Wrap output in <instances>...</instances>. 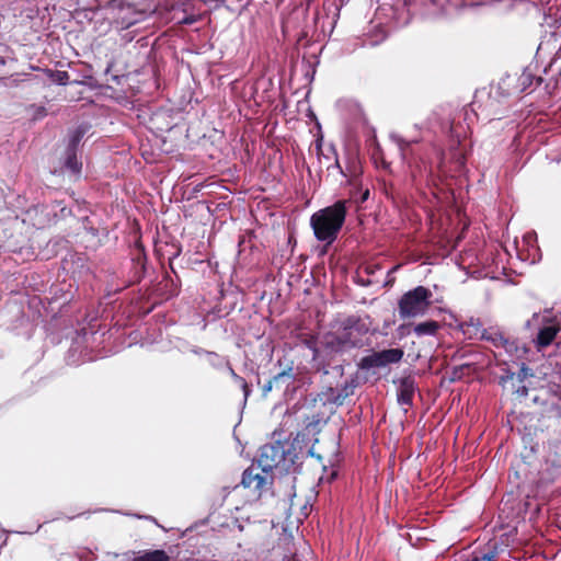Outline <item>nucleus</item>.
I'll list each match as a JSON object with an SVG mask.
<instances>
[{"label":"nucleus","instance_id":"1","mask_svg":"<svg viewBox=\"0 0 561 561\" xmlns=\"http://www.w3.org/2000/svg\"><path fill=\"white\" fill-rule=\"evenodd\" d=\"M346 205V201H337L311 215L310 227L318 241L330 245L336 240L345 221Z\"/></svg>","mask_w":561,"mask_h":561},{"label":"nucleus","instance_id":"2","mask_svg":"<svg viewBox=\"0 0 561 561\" xmlns=\"http://www.w3.org/2000/svg\"><path fill=\"white\" fill-rule=\"evenodd\" d=\"M431 298L432 291L424 286H417L407 291L398 304L400 318L411 319L425 316L432 306Z\"/></svg>","mask_w":561,"mask_h":561},{"label":"nucleus","instance_id":"3","mask_svg":"<svg viewBox=\"0 0 561 561\" xmlns=\"http://www.w3.org/2000/svg\"><path fill=\"white\" fill-rule=\"evenodd\" d=\"M528 324L538 327L537 335L534 339L535 347L538 351H542L545 347L549 346L560 331V321L558 317L553 316L549 311L534 314Z\"/></svg>","mask_w":561,"mask_h":561},{"label":"nucleus","instance_id":"4","mask_svg":"<svg viewBox=\"0 0 561 561\" xmlns=\"http://www.w3.org/2000/svg\"><path fill=\"white\" fill-rule=\"evenodd\" d=\"M257 463L263 472H270L274 468L288 470L287 457L284 446L280 443L265 445L261 448Z\"/></svg>","mask_w":561,"mask_h":561},{"label":"nucleus","instance_id":"5","mask_svg":"<svg viewBox=\"0 0 561 561\" xmlns=\"http://www.w3.org/2000/svg\"><path fill=\"white\" fill-rule=\"evenodd\" d=\"M325 344L332 350L344 348L350 346H356L359 344V329L356 327L353 320H347L343 328V331L336 333H328L325 336Z\"/></svg>","mask_w":561,"mask_h":561},{"label":"nucleus","instance_id":"6","mask_svg":"<svg viewBox=\"0 0 561 561\" xmlns=\"http://www.w3.org/2000/svg\"><path fill=\"white\" fill-rule=\"evenodd\" d=\"M404 355L401 348H389L375 352L362 359V367L369 369L376 367H385L389 364L399 363Z\"/></svg>","mask_w":561,"mask_h":561},{"label":"nucleus","instance_id":"7","mask_svg":"<svg viewBox=\"0 0 561 561\" xmlns=\"http://www.w3.org/2000/svg\"><path fill=\"white\" fill-rule=\"evenodd\" d=\"M242 485L254 491H262L268 483V472H263L261 466H251L242 474Z\"/></svg>","mask_w":561,"mask_h":561},{"label":"nucleus","instance_id":"8","mask_svg":"<svg viewBox=\"0 0 561 561\" xmlns=\"http://www.w3.org/2000/svg\"><path fill=\"white\" fill-rule=\"evenodd\" d=\"M291 370V368H288L287 370L277 374L267 383H265L262 389L263 396H267L274 387L279 388L283 385L288 387L294 380Z\"/></svg>","mask_w":561,"mask_h":561},{"label":"nucleus","instance_id":"9","mask_svg":"<svg viewBox=\"0 0 561 561\" xmlns=\"http://www.w3.org/2000/svg\"><path fill=\"white\" fill-rule=\"evenodd\" d=\"M131 561H170V557L164 550H144L134 552Z\"/></svg>","mask_w":561,"mask_h":561},{"label":"nucleus","instance_id":"10","mask_svg":"<svg viewBox=\"0 0 561 561\" xmlns=\"http://www.w3.org/2000/svg\"><path fill=\"white\" fill-rule=\"evenodd\" d=\"M79 141V137H75L71 141V147L67 152V157L65 160V167L72 172L73 174L80 173L81 163L77 159V154L75 152V146Z\"/></svg>","mask_w":561,"mask_h":561},{"label":"nucleus","instance_id":"11","mask_svg":"<svg viewBox=\"0 0 561 561\" xmlns=\"http://www.w3.org/2000/svg\"><path fill=\"white\" fill-rule=\"evenodd\" d=\"M438 329H439L438 322H436L434 320H430V321H424V322L417 323L413 328V332L419 337L425 336V335L434 336V335H436Z\"/></svg>","mask_w":561,"mask_h":561},{"label":"nucleus","instance_id":"12","mask_svg":"<svg viewBox=\"0 0 561 561\" xmlns=\"http://www.w3.org/2000/svg\"><path fill=\"white\" fill-rule=\"evenodd\" d=\"M413 397V387L410 383H401L399 393H398V402L401 405H410L412 403Z\"/></svg>","mask_w":561,"mask_h":561},{"label":"nucleus","instance_id":"13","mask_svg":"<svg viewBox=\"0 0 561 561\" xmlns=\"http://www.w3.org/2000/svg\"><path fill=\"white\" fill-rule=\"evenodd\" d=\"M461 330L463 334L468 335L470 339L478 335L483 336L480 323L473 319L461 324Z\"/></svg>","mask_w":561,"mask_h":561},{"label":"nucleus","instance_id":"14","mask_svg":"<svg viewBox=\"0 0 561 561\" xmlns=\"http://www.w3.org/2000/svg\"><path fill=\"white\" fill-rule=\"evenodd\" d=\"M496 557H497V551L495 548H493L492 550H490L485 553L476 554L472 558V561H495Z\"/></svg>","mask_w":561,"mask_h":561},{"label":"nucleus","instance_id":"15","mask_svg":"<svg viewBox=\"0 0 561 561\" xmlns=\"http://www.w3.org/2000/svg\"><path fill=\"white\" fill-rule=\"evenodd\" d=\"M206 355L208 357L209 363L216 367H220L225 365V363L227 362L225 358L220 357L218 354L214 352H207Z\"/></svg>","mask_w":561,"mask_h":561},{"label":"nucleus","instance_id":"16","mask_svg":"<svg viewBox=\"0 0 561 561\" xmlns=\"http://www.w3.org/2000/svg\"><path fill=\"white\" fill-rule=\"evenodd\" d=\"M238 385H240V387L242 388L243 390V394H244V400H247V398L249 397L250 394V389L248 387V383L245 382V380L240 377L239 375H237V378H232Z\"/></svg>","mask_w":561,"mask_h":561},{"label":"nucleus","instance_id":"17","mask_svg":"<svg viewBox=\"0 0 561 561\" xmlns=\"http://www.w3.org/2000/svg\"><path fill=\"white\" fill-rule=\"evenodd\" d=\"M306 345L312 351L313 353V359L318 356V350L316 348V345L312 341H307Z\"/></svg>","mask_w":561,"mask_h":561},{"label":"nucleus","instance_id":"18","mask_svg":"<svg viewBox=\"0 0 561 561\" xmlns=\"http://www.w3.org/2000/svg\"><path fill=\"white\" fill-rule=\"evenodd\" d=\"M48 220H45L44 218H38L36 219L33 225L38 227V228H42L44 227L46 224H47Z\"/></svg>","mask_w":561,"mask_h":561},{"label":"nucleus","instance_id":"19","mask_svg":"<svg viewBox=\"0 0 561 561\" xmlns=\"http://www.w3.org/2000/svg\"><path fill=\"white\" fill-rule=\"evenodd\" d=\"M225 366L227 367V369H228V371H229L230 376H231L232 378H237V374H236V371L233 370V368L230 366V364H229L228 362H226V363H225Z\"/></svg>","mask_w":561,"mask_h":561},{"label":"nucleus","instance_id":"20","mask_svg":"<svg viewBox=\"0 0 561 561\" xmlns=\"http://www.w3.org/2000/svg\"><path fill=\"white\" fill-rule=\"evenodd\" d=\"M67 78H68V75H67L66 72H59V73H58V81H59L60 83H65V81H64V80H65V79H67Z\"/></svg>","mask_w":561,"mask_h":561},{"label":"nucleus","instance_id":"21","mask_svg":"<svg viewBox=\"0 0 561 561\" xmlns=\"http://www.w3.org/2000/svg\"><path fill=\"white\" fill-rule=\"evenodd\" d=\"M39 210H42V211H43V208L34 207L33 209H30V210L27 211V215H28L30 217H32V214H37Z\"/></svg>","mask_w":561,"mask_h":561},{"label":"nucleus","instance_id":"22","mask_svg":"<svg viewBox=\"0 0 561 561\" xmlns=\"http://www.w3.org/2000/svg\"><path fill=\"white\" fill-rule=\"evenodd\" d=\"M193 352L196 354V355H202V354H205L207 353V351H204L202 348H194Z\"/></svg>","mask_w":561,"mask_h":561},{"label":"nucleus","instance_id":"23","mask_svg":"<svg viewBox=\"0 0 561 561\" xmlns=\"http://www.w3.org/2000/svg\"><path fill=\"white\" fill-rule=\"evenodd\" d=\"M367 195H368V192H366L365 194H363L364 199H365V198H367Z\"/></svg>","mask_w":561,"mask_h":561}]
</instances>
